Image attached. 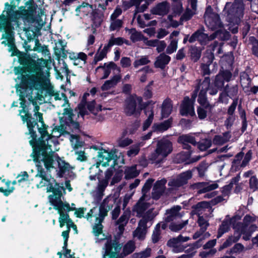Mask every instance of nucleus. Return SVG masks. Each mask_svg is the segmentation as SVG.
Segmentation results:
<instances>
[{
	"mask_svg": "<svg viewBox=\"0 0 258 258\" xmlns=\"http://www.w3.org/2000/svg\"><path fill=\"white\" fill-rule=\"evenodd\" d=\"M20 61L23 67H15L14 72L16 75H20L16 81H21L17 87V93L20 97L21 107L22 108L21 110H26L25 98L35 105L34 101H42V98L47 95L53 96L55 101H61V106H69L66 95L63 93L55 92L53 89L50 82L49 73L42 71V68L46 65L44 59L38 58L35 60L25 57L20 59Z\"/></svg>",
	"mask_w": 258,
	"mask_h": 258,
	"instance_id": "obj_1",
	"label": "nucleus"
},
{
	"mask_svg": "<svg viewBox=\"0 0 258 258\" xmlns=\"http://www.w3.org/2000/svg\"><path fill=\"white\" fill-rule=\"evenodd\" d=\"M39 107L35 105L34 116L38 119L40 126L26 110H20V115L24 122H27L29 134L32 138L29 143L33 148V155H37V160L42 161L47 170L57 166L62 173L69 171L72 168L63 160L53 154L59 150L57 138L61 134L57 128H54L51 135L47 131V127L43 121L42 114L39 112Z\"/></svg>",
	"mask_w": 258,
	"mask_h": 258,
	"instance_id": "obj_2",
	"label": "nucleus"
},
{
	"mask_svg": "<svg viewBox=\"0 0 258 258\" xmlns=\"http://www.w3.org/2000/svg\"><path fill=\"white\" fill-rule=\"evenodd\" d=\"M114 158V153L112 151L109 152L105 149H101L98 152L97 162L90 168L89 179L91 180L98 179V182L97 186V191L99 194H102L108 184L109 180L112 176L114 172L113 166L111 165L103 173L100 169V165L106 166L109 165V162Z\"/></svg>",
	"mask_w": 258,
	"mask_h": 258,
	"instance_id": "obj_3",
	"label": "nucleus"
},
{
	"mask_svg": "<svg viewBox=\"0 0 258 258\" xmlns=\"http://www.w3.org/2000/svg\"><path fill=\"white\" fill-rule=\"evenodd\" d=\"M31 156L33 158V160L37 163L36 166L37 167V173L36 175V177H40L41 180L36 186L37 188H41L42 187L46 186L47 192H52V195L49 196V200L50 201V197H53L54 198L57 197H61L62 192L64 191L65 189L63 186L59 185L56 183L55 180L53 178L46 175L44 169L42 168V164L44 165L42 161L37 160V155L33 156L32 153Z\"/></svg>",
	"mask_w": 258,
	"mask_h": 258,
	"instance_id": "obj_4",
	"label": "nucleus"
},
{
	"mask_svg": "<svg viewBox=\"0 0 258 258\" xmlns=\"http://www.w3.org/2000/svg\"><path fill=\"white\" fill-rule=\"evenodd\" d=\"M114 203V199H105L99 209L94 208L87 213L86 218L88 221H90L92 217L95 218V223L93 227V232L96 236H98L102 233L103 226L101 223L107 215V213L112 208Z\"/></svg>",
	"mask_w": 258,
	"mask_h": 258,
	"instance_id": "obj_5",
	"label": "nucleus"
},
{
	"mask_svg": "<svg viewBox=\"0 0 258 258\" xmlns=\"http://www.w3.org/2000/svg\"><path fill=\"white\" fill-rule=\"evenodd\" d=\"M244 5L241 0H236L233 4L227 3L223 12L226 15V19L229 22L230 31L233 33L238 32L237 25L243 15Z\"/></svg>",
	"mask_w": 258,
	"mask_h": 258,
	"instance_id": "obj_6",
	"label": "nucleus"
},
{
	"mask_svg": "<svg viewBox=\"0 0 258 258\" xmlns=\"http://www.w3.org/2000/svg\"><path fill=\"white\" fill-rule=\"evenodd\" d=\"M105 245V253L103 254V258L106 256L108 258H123L132 253L136 248L135 241L130 240L124 244L122 252L119 254L121 246L116 240L106 239Z\"/></svg>",
	"mask_w": 258,
	"mask_h": 258,
	"instance_id": "obj_7",
	"label": "nucleus"
},
{
	"mask_svg": "<svg viewBox=\"0 0 258 258\" xmlns=\"http://www.w3.org/2000/svg\"><path fill=\"white\" fill-rule=\"evenodd\" d=\"M50 203L54 206V209L57 210L59 214L58 219L60 227H63L65 224L68 228H73L77 230L76 226L74 224L70 218L68 212H69L70 205L67 203H63L61 200V197H57L54 198L53 197H50Z\"/></svg>",
	"mask_w": 258,
	"mask_h": 258,
	"instance_id": "obj_8",
	"label": "nucleus"
},
{
	"mask_svg": "<svg viewBox=\"0 0 258 258\" xmlns=\"http://www.w3.org/2000/svg\"><path fill=\"white\" fill-rule=\"evenodd\" d=\"M205 21L207 26L211 29L217 30L213 33L221 40H226L229 37V34L222 26L219 16L214 13H209L207 10L205 16Z\"/></svg>",
	"mask_w": 258,
	"mask_h": 258,
	"instance_id": "obj_9",
	"label": "nucleus"
},
{
	"mask_svg": "<svg viewBox=\"0 0 258 258\" xmlns=\"http://www.w3.org/2000/svg\"><path fill=\"white\" fill-rule=\"evenodd\" d=\"M172 146L171 142L167 139H162L157 143L155 152L149 157L152 163L158 164L162 162L172 152Z\"/></svg>",
	"mask_w": 258,
	"mask_h": 258,
	"instance_id": "obj_10",
	"label": "nucleus"
},
{
	"mask_svg": "<svg viewBox=\"0 0 258 258\" xmlns=\"http://www.w3.org/2000/svg\"><path fill=\"white\" fill-rule=\"evenodd\" d=\"M154 217L155 215L152 213L151 210L148 211L139 222L137 228L133 232L134 237H136L141 241L144 240L147 233V229L152 226V220Z\"/></svg>",
	"mask_w": 258,
	"mask_h": 258,
	"instance_id": "obj_11",
	"label": "nucleus"
},
{
	"mask_svg": "<svg viewBox=\"0 0 258 258\" xmlns=\"http://www.w3.org/2000/svg\"><path fill=\"white\" fill-rule=\"evenodd\" d=\"M233 228L235 229L233 236H231L228 238L220 247V250L225 248L231 245L233 242L238 241L241 234L243 235V239L245 240L249 239L251 234L250 233V231L247 226L245 225L244 223L243 224L238 223H236V224H233Z\"/></svg>",
	"mask_w": 258,
	"mask_h": 258,
	"instance_id": "obj_12",
	"label": "nucleus"
},
{
	"mask_svg": "<svg viewBox=\"0 0 258 258\" xmlns=\"http://www.w3.org/2000/svg\"><path fill=\"white\" fill-rule=\"evenodd\" d=\"M2 29L5 30V33L2 36V39H5V40L3 41L2 43L5 45H8L10 51L14 50L15 45L13 32L11 30V23L4 14L0 16V30Z\"/></svg>",
	"mask_w": 258,
	"mask_h": 258,
	"instance_id": "obj_13",
	"label": "nucleus"
},
{
	"mask_svg": "<svg viewBox=\"0 0 258 258\" xmlns=\"http://www.w3.org/2000/svg\"><path fill=\"white\" fill-rule=\"evenodd\" d=\"M143 108L142 97L134 95L127 99L124 110L127 115H138Z\"/></svg>",
	"mask_w": 258,
	"mask_h": 258,
	"instance_id": "obj_14",
	"label": "nucleus"
},
{
	"mask_svg": "<svg viewBox=\"0 0 258 258\" xmlns=\"http://www.w3.org/2000/svg\"><path fill=\"white\" fill-rule=\"evenodd\" d=\"M210 88H213L212 87H210V80L208 77H206L205 79L200 83L198 86L196 87L194 93L191 96V99L195 100L198 91H199L198 102L199 103L205 104V100L206 99V93L208 90H210Z\"/></svg>",
	"mask_w": 258,
	"mask_h": 258,
	"instance_id": "obj_15",
	"label": "nucleus"
},
{
	"mask_svg": "<svg viewBox=\"0 0 258 258\" xmlns=\"http://www.w3.org/2000/svg\"><path fill=\"white\" fill-rule=\"evenodd\" d=\"M121 13V9L119 7H116L113 13L111 15L109 27L110 31H118L122 27L123 22L121 20L117 18Z\"/></svg>",
	"mask_w": 258,
	"mask_h": 258,
	"instance_id": "obj_16",
	"label": "nucleus"
},
{
	"mask_svg": "<svg viewBox=\"0 0 258 258\" xmlns=\"http://www.w3.org/2000/svg\"><path fill=\"white\" fill-rule=\"evenodd\" d=\"M192 176V170H187L178 175L176 179L171 180L168 185L173 187H177L185 184Z\"/></svg>",
	"mask_w": 258,
	"mask_h": 258,
	"instance_id": "obj_17",
	"label": "nucleus"
},
{
	"mask_svg": "<svg viewBox=\"0 0 258 258\" xmlns=\"http://www.w3.org/2000/svg\"><path fill=\"white\" fill-rule=\"evenodd\" d=\"M215 38H217V36L214 34L209 36L207 34L204 33L202 30H199L191 36L189 39V41L192 43L198 40L202 45H205Z\"/></svg>",
	"mask_w": 258,
	"mask_h": 258,
	"instance_id": "obj_18",
	"label": "nucleus"
},
{
	"mask_svg": "<svg viewBox=\"0 0 258 258\" xmlns=\"http://www.w3.org/2000/svg\"><path fill=\"white\" fill-rule=\"evenodd\" d=\"M19 17L23 20L25 25L28 23V26L26 28L27 29H30L31 26L36 21L34 16V12L32 10L29 11L26 9L20 10L19 12Z\"/></svg>",
	"mask_w": 258,
	"mask_h": 258,
	"instance_id": "obj_19",
	"label": "nucleus"
},
{
	"mask_svg": "<svg viewBox=\"0 0 258 258\" xmlns=\"http://www.w3.org/2000/svg\"><path fill=\"white\" fill-rule=\"evenodd\" d=\"M195 101L189 99V97H186L184 98L182 103L180 107V113L182 115L193 116L195 114L193 103Z\"/></svg>",
	"mask_w": 258,
	"mask_h": 258,
	"instance_id": "obj_20",
	"label": "nucleus"
},
{
	"mask_svg": "<svg viewBox=\"0 0 258 258\" xmlns=\"http://www.w3.org/2000/svg\"><path fill=\"white\" fill-rule=\"evenodd\" d=\"M243 222L248 227L251 234L258 229V217L253 215H246L244 218Z\"/></svg>",
	"mask_w": 258,
	"mask_h": 258,
	"instance_id": "obj_21",
	"label": "nucleus"
},
{
	"mask_svg": "<svg viewBox=\"0 0 258 258\" xmlns=\"http://www.w3.org/2000/svg\"><path fill=\"white\" fill-rule=\"evenodd\" d=\"M154 0H131V4H127L126 2H123V5L126 7L125 8L130 7L132 5L136 6L138 12H144L148 7L149 4Z\"/></svg>",
	"mask_w": 258,
	"mask_h": 258,
	"instance_id": "obj_22",
	"label": "nucleus"
},
{
	"mask_svg": "<svg viewBox=\"0 0 258 258\" xmlns=\"http://www.w3.org/2000/svg\"><path fill=\"white\" fill-rule=\"evenodd\" d=\"M240 219V217L239 216H235L230 220H224L221 226L218 230L217 237L220 238L224 233L228 231L230 228V225L236 224V222L237 220H239Z\"/></svg>",
	"mask_w": 258,
	"mask_h": 258,
	"instance_id": "obj_23",
	"label": "nucleus"
},
{
	"mask_svg": "<svg viewBox=\"0 0 258 258\" xmlns=\"http://www.w3.org/2000/svg\"><path fill=\"white\" fill-rule=\"evenodd\" d=\"M166 180L163 179L156 182L154 186L152 192V197L154 199H158L164 191Z\"/></svg>",
	"mask_w": 258,
	"mask_h": 258,
	"instance_id": "obj_24",
	"label": "nucleus"
},
{
	"mask_svg": "<svg viewBox=\"0 0 258 258\" xmlns=\"http://www.w3.org/2000/svg\"><path fill=\"white\" fill-rule=\"evenodd\" d=\"M190 152L188 151L187 152H182L176 156V159L177 162H185L186 164H189L190 163L195 162L201 158L200 156H197L195 158L190 159Z\"/></svg>",
	"mask_w": 258,
	"mask_h": 258,
	"instance_id": "obj_25",
	"label": "nucleus"
},
{
	"mask_svg": "<svg viewBox=\"0 0 258 258\" xmlns=\"http://www.w3.org/2000/svg\"><path fill=\"white\" fill-rule=\"evenodd\" d=\"M66 117H68V120L66 122L70 126H73L76 130H78L79 124L78 122L74 121L75 114L73 113L72 110L70 108L66 107L64 108L62 113Z\"/></svg>",
	"mask_w": 258,
	"mask_h": 258,
	"instance_id": "obj_26",
	"label": "nucleus"
},
{
	"mask_svg": "<svg viewBox=\"0 0 258 258\" xmlns=\"http://www.w3.org/2000/svg\"><path fill=\"white\" fill-rule=\"evenodd\" d=\"M181 237H177L170 239L167 242V245L172 248V251L174 253H179L183 251L184 249V247L182 245L179 239Z\"/></svg>",
	"mask_w": 258,
	"mask_h": 258,
	"instance_id": "obj_27",
	"label": "nucleus"
},
{
	"mask_svg": "<svg viewBox=\"0 0 258 258\" xmlns=\"http://www.w3.org/2000/svg\"><path fill=\"white\" fill-rule=\"evenodd\" d=\"M211 207L209 203L207 202H202L198 203L195 208V212L198 216H201L203 214L204 216H207L208 213H210Z\"/></svg>",
	"mask_w": 258,
	"mask_h": 258,
	"instance_id": "obj_28",
	"label": "nucleus"
},
{
	"mask_svg": "<svg viewBox=\"0 0 258 258\" xmlns=\"http://www.w3.org/2000/svg\"><path fill=\"white\" fill-rule=\"evenodd\" d=\"M197 188H199L198 193L202 194L216 189L218 187L217 183H206L200 182L196 184Z\"/></svg>",
	"mask_w": 258,
	"mask_h": 258,
	"instance_id": "obj_29",
	"label": "nucleus"
},
{
	"mask_svg": "<svg viewBox=\"0 0 258 258\" xmlns=\"http://www.w3.org/2000/svg\"><path fill=\"white\" fill-rule=\"evenodd\" d=\"M178 142L182 144L183 148L187 150L190 147L188 144H191L193 145L196 144L195 138L190 135H184L180 136L178 139Z\"/></svg>",
	"mask_w": 258,
	"mask_h": 258,
	"instance_id": "obj_30",
	"label": "nucleus"
},
{
	"mask_svg": "<svg viewBox=\"0 0 258 258\" xmlns=\"http://www.w3.org/2000/svg\"><path fill=\"white\" fill-rule=\"evenodd\" d=\"M180 210L181 207L179 206H176L170 209L167 213L166 221L170 222L181 217L182 215L179 212Z\"/></svg>",
	"mask_w": 258,
	"mask_h": 258,
	"instance_id": "obj_31",
	"label": "nucleus"
},
{
	"mask_svg": "<svg viewBox=\"0 0 258 258\" xmlns=\"http://www.w3.org/2000/svg\"><path fill=\"white\" fill-rule=\"evenodd\" d=\"M169 5L166 2H163L157 5L151 10L153 14L164 15L166 14L169 10Z\"/></svg>",
	"mask_w": 258,
	"mask_h": 258,
	"instance_id": "obj_32",
	"label": "nucleus"
},
{
	"mask_svg": "<svg viewBox=\"0 0 258 258\" xmlns=\"http://www.w3.org/2000/svg\"><path fill=\"white\" fill-rule=\"evenodd\" d=\"M170 60V57L168 55L162 53L160 54L157 58L154 63L156 68L163 69L166 64H167Z\"/></svg>",
	"mask_w": 258,
	"mask_h": 258,
	"instance_id": "obj_33",
	"label": "nucleus"
},
{
	"mask_svg": "<svg viewBox=\"0 0 258 258\" xmlns=\"http://www.w3.org/2000/svg\"><path fill=\"white\" fill-rule=\"evenodd\" d=\"M144 195L140 198L139 201L133 209V211L137 212L138 216H141L148 207V204L144 202Z\"/></svg>",
	"mask_w": 258,
	"mask_h": 258,
	"instance_id": "obj_34",
	"label": "nucleus"
},
{
	"mask_svg": "<svg viewBox=\"0 0 258 258\" xmlns=\"http://www.w3.org/2000/svg\"><path fill=\"white\" fill-rule=\"evenodd\" d=\"M88 96H89V93H86L84 94L82 102L78 105V109H76L75 110V111L77 113L78 117L81 116L83 118L84 116L87 114V111L85 108V105L86 103V98Z\"/></svg>",
	"mask_w": 258,
	"mask_h": 258,
	"instance_id": "obj_35",
	"label": "nucleus"
},
{
	"mask_svg": "<svg viewBox=\"0 0 258 258\" xmlns=\"http://www.w3.org/2000/svg\"><path fill=\"white\" fill-rule=\"evenodd\" d=\"M200 104L201 106L198 108V114L200 119H203L206 117L208 111L211 110V107L207 102V100H205V104Z\"/></svg>",
	"mask_w": 258,
	"mask_h": 258,
	"instance_id": "obj_36",
	"label": "nucleus"
},
{
	"mask_svg": "<svg viewBox=\"0 0 258 258\" xmlns=\"http://www.w3.org/2000/svg\"><path fill=\"white\" fill-rule=\"evenodd\" d=\"M172 109L171 101L169 99L164 101L162 106V116L163 118L168 117L171 113Z\"/></svg>",
	"mask_w": 258,
	"mask_h": 258,
	"instance_id": "obj_37",
	"label": "nucleus"
},
{
	"mask_svg": "<svg viewBox=\"0 0 258 258\" xmlns=\"http://www.w3.org/2000/svg\"><path fill=\"white\" fill-rule=\"evenodd\" d=\"M130 211L126 210L122 215L119 218L117 223L118 226V228L120 232L124 229V227L126 225L128 222V220L130 216Z\"/></svg>",
	"mask_w": 258,
	"mask_h": 258,
	"instance_id": "obj_38",
	"label": "nucleus"
},
{
	"mask_svg": "<svg viewBox=\"0 0 258 258\" xmlns=\"http://www.w3.org/2000/svg\"><path fill=\"white\" fill-rule=\"evenodd\" d=\"M230 138L229 133L226 132L221 135L215 136L213 139V143L214 145H222L227 142Z\"/></svg>",
	"mask_w": 258,
	"mask_h": 258,
	"instance_id": "obj_39",
	"label": "nucleus"
},
{
	"mask_svg": "<svg viewBox=\"0 0 258 258\" xmlns=\"http://www.w3.org/2000/svg\"><path fill=\"white\" fill-rule=\"evenodd\" d=\"M215 88H210L209 94L211 95H215L218 92V89L222 88L224 86V80L222 79L221 75H217L215 81Z\"/></svg>",
	"mask_w": 258,
	"mask_h": 258,
	"instance_id": "obj_40",
	"label": "nucleus"
},
{
	"mask_svg": "<svg viewBox=\"0 0 258 258\" xmlns=\"http://www.w3.org/2000/svg\"><path fill=\"white\" fill-rule=\"evenodd\" d=\"M99 68H102L103 69L104 76L102 79L107 78L110 74L111 70H117V71H119V68L113 62H110L106 65L105 64L104 67H99L97 68V69Z\"/></svg>",
	"mask_w": 258,
	"mask_h": 258,
	"instance_id": "obj_41",
	"label": "nucleus"
},
{
	"mask_svg": "<svg viewBox=\"0 0 258 258\" xmlns=\"http://www.w3.org/2000/svg\"><path fill=\"white\" fill-rule=\"evenodd\" d=\"M123 43H125L127 45H129L128 41L124 39L122 37L115 38L113 36H111V38L109 40V41L106 45L107 47L110 48L114 45H120Z\"/></svg>",
	"mask_w": 258,
	"mask_h": 258,
	"instance_id": "obj_42",
	"label": "nucleus"
},
{
	"mask_svg": "<svg viewBox=\"0 0 258 258\" xmlns=\"http://www.w3.org/2000/svg\"><path fill=\"white\" fill-rule=\"evenodd\" d=\"M126 30L128 32V34L130 35V38L133 42L141 40L143 41L144 37L135 29H126Z\"/></svg>",
	"mask_w": 258,
	"mask_h": 258,
	"instance_id": "obj_43",
	"label": "nucleus"
},
{
	"mask_svg": "<svg viewBox=\"0 0 258 258\" xmlns=\"http://www.w3.org/2000/svg\"><path fill=\"white\" fill-rule=\"evenodd\" d=\"M240 176L238 174L236 177L233 178L229 184L224 186L223 187L222 192L223 196H226L229 195L234 184H236L240 180Z\"/></svg>",
	"mask_w": 258,
	"mask_h": 258,
	"instance_id": "obj_44",
	"label": "nucleus"
},
{
	"mask_svg": "<svg viewBox=\"0 0 258 258\" xmlns=\"http://www.w3.org/2000/svg\"><path fill=\"white\" fill-rule=\"evenodd\" d=\"M171 123L172 120L171 119H169L162 123L155 124L153 127L154 131L162 132L167 130L169 127H170Z\"/></svg>",
	"mask_w": 258,
	"mask_h": 258,
	"instance_id": "obj_45",
	"label": "nucleus"
},
{
	"mask_svg": "<svg viewBox=\"0 0 258 258\" xmlns=\"http://www.w3.org/2000/svg\"><path fill=\"white\" fill-rule=\"evenodd\" d=\"M120 77L118 76H115L110 80L106 81L102 85L101 88L102 90H107L110 88L115 86L119 81Z\"/></svg>",
	"mask_w": 258,
	"mask_h": 258,
	"instance_id": "obj_46",
	"label": "nucleus"
},
{
	"mask_svg": "<svg viewBox=\"0 0 258 258\" xmlns=\"http://www.w3.org/2000/svg\"><path fill=\"white\" fill-rule=\"evenodd\" d=\"M139 174V171L136 169V166L127 167L124 171L125 178L126 179H131L136 177Z\"/></svg>",
	"mask_w": 258,
	"mask_h": 258,
	"instance_id": "obj_47",
	"label": "nucleus"
},
{
	"mask_svg": "<svg viewBox=\"0 0 258 258\" xmlns=\"http://www.w3.org/2000/svg\"><path fill=\"white\" fill-rule=\"evenodd\" d=\"M110 48L106 45L102 49H99L95 55L94 61L96 63L98 61L102 60L106 55L107 51Z\"/></svg>",
	"mask_w": 258,
	"mask_h": 258,
	"instance_id": "obj_48",
	"label": "nucleus"
},
{
	"mask_svg": "<svg viewBox=\"0 0 258 258\" xmlns=\"http://www.w3.org/2000/svg\"><path fill=\"white\" fill-rule=\"evenodd\" d=\"M145 113L148 117L143 125V130L144 131L147 130L150 125L153 121L154 116V113L152 109L147 108L145 110Z\"/></svg>",
	"mask_w": 258,
	"mask_h": 258,
	"instance_id": "obj_49",
	"label": "nucleus"
},
{
	"mask_svg": "<svg viewBox=\"0 0 258 258\" xmlns=\"http://www.w3.org/2000/svg\"><path fill=\"white\" fill-rule=\"evenodd\" d=\"M71 145L74 149L76 150L83 146L84 143L81 141L78 136L72 135L70 136Z\"/></svg>",
	"mask_w": 258,
	"mask_h": 258,
	"instance_id": "obj_50",
	"label": "nucleus"
},
{
	"mask_svg": "<svg viewBox=\"0 0 258 258\" xmlns=\"http://www.w3.org/2000/svg\"><path fill=\"white\" fill-rule=\"evenodd\" d=\"M93 7L92 5H89L86 3H83L81 5L79 6L76 9L77 12H83L87 14L90 13L93 10Z\"/></svg>",
	"mask_w": 258,
	"mask_h": 258,
	"instance_id": "obj_51",
	"label": "nucleus"
},
{
	"mask_svg": "<svg viewBox=\"0 0 258 258\" xmlns=\"http://www.w3.org/2000/svg\"><path fill=\"white\" fill-rule=\"evenodd\" d=\"M150 62V61L147 56H142L134 61V66L135 68H138L140 66L147 64Z\"/></svg>",
	"mask_w": 258,
	"mask_h": 258,
	"instance_id": "obj_52",
	"label": "nucleus"
},
{
	"mask_svg": "<svg viewBox=\"0 0 258 258\" xmlns=\"http://www.w3.org/2000/svg\"><path fill=\"white\" fill-rule=\"evenodd\" d=\"M144 145V144L141 142L138 144L133 146L131 147L130 149L127 151V155L130 157H133L137 155L139 152L140 148Z\"/></svg>",
	"mask_w": 258,
	"mask_h": 258,
	"instance_id": "obj_53",
	"label": "nucleus"
},
{
	"mask_svg": "<svg viewBox=\"0 0 258 258\" xmlns=\"http://www.w3.org/2000/svg\"><path fill=\"white\" fill-rule=\"evenodd\" d=\"M199 219L198 221V224L201 227V230L202 232H204L209 226L208 220L204 217V216H198Z\"/></svg>",
	"mask_w": 258,
	"mask_h": 258,
	"instance_id": "obj_54",
	"label": "nucleus"
},
{
	"mask_svg": "<svg viewBox=\"0 0 258 258\" xmlns=\"http://www.w3.org/2000/svg\"><path fill=\"white\" fill-rule=\"evenodd\" d=\"M188 220H185L184 222L180 223H175L172 222L169 226L170 229L174 232H177L181 230L184 226L187 224Z\"/></svg>",
	"mask_w": 258,
	"mask_h": 258,
	"instance_id": "obj_55",
	"label": "nucleus"
},
{
	"mask_svg": "<svg viewBox=\"0 0 258 258\" xmlns=\"http://www.w3.org/2000/svg\"><path fill=\"white\" fill-rule=\"evenodd\" d=\"M212 145L211 140L205 139L202 140L198 144V148L201 151H205Z\"/></svg>",
	"mask_w": 258,
	"mask_h": 258,
	"instance_id": "obj_56",
	"label": "nucleus"
},
{
	"mask_svg": "<svg viewBox=\"0 0 258 258\" xmlns=\"http://www.w3.org/2000/svg\"><path fill=\"white\" fill-rule=\"evenodd\" d=\"M196 10H193L192 9L190 10L189 8H187L186 11L181 16V20L183 21L189 20L192 16L196 14Z\"/></svg>",
	"mask_w": 258,
	"mask_h": 258,
	"instance_id": "obj_57",
	"label": "nucleus"
},
{
	"mask_svg": "<svg viewBox=\"0 0 258 258\" xmlns=\"http://www.w3.org/2000/svg\"><path fill=\"white\" fill-rule=\"evenodd\" d=\"M177 40H172L166 49V52L171 54L175 51L177 48Z\"/></svg>",
	"mask_w": 258,
	"mask_h": 258,
	"instance_id": "obj_58",
	"label": "nucleus"
},
{
	"mask_svg": "<svg viewBox=\"0 0 258 258\" xmlns=\"http://www.w3.org/2000/svg\"><path fill=\"white\" fill-rule=\"evenodd\" d=\"M151 249L147 248L144 251L134 254L135 258H147L150 256Z\"/></svg>",
	"mask_w": 258,
	"mask_h": 258,
	"instance_id": "obj_59",
	"label": "nucleus"
},
{
	"mask_svg": "<svg viewBox=\"0 0 258 258\" xmlns=\"http://www.w3.org/2000/svg\"><path fill=\"white\" fill-rule=\"evenodd\" d=\"M249 40L251 43L253 54L258 56V40L253 37H250Z\"/></svg>",
	"mask_w": 258,
	"mask_h": 258,
	"instance_id": "obj_60",
	"label": "nucleus"
},
{
	"mask_svg": "<svg viewBox=\"0 0 258 258\" xmlns=\"http://www.w3.org/2000/svg\"><path fill=\"white\" fill-rule=\"evenodd\" d=\"M132 143V141L128 138L121 137L117 140V145L120 147H125Z\"/></svg>",
	"mask_w": 258,
	"mask_h": 258,
	"instance_id": "obj_61",
	"label": "nucleus"
},
{
	"mask_svg": "<svg viewBox=\"0 0 258 258\" xmlns=\"http://www.w3.org/2000/svg\"><path fill=\"white\" fill-rule=\"evenodd\" d=\"M249 187L252 191H255L258 188V180L255 176H252L250 178Z\"/></svg>",
	"mask_w": 258,
	"mask_h": 258,
	"instance_id": "obj_62",
	"label": "nucleus"
},
{
	"mask_svg": "<svg viewBox=\"0 0 258 258\" xmlns=\"http://www.w3.org/2000/svg\"><path fill=\"white\" fill-rule=\"evenodd\" d=\"M139 72H143L144 74L140 77V81L144 82L146 80V73L152 72V69L149 66H146L142 70L139 71Z\"/></svg>",
	"mask_w": 258,
	"mask_h": 258,
	"instance_id": "obj_63",
	"label": "nucleus"
},
{
	"mask_svg": "<svg viewBox=\"0 0 258 258\" xmlns=\"http://www.w3.org/2000/svg\"><path fill=\"white\" fill-rule=\"evenodd\" d=\"M212 50L213 53H215L216 54H221L223 52L222 49V43H219L218 42L215 41L212 46Z\"/></svg>",
	"mask_w": 258,
	"mask_h": 258,
	"instance_id": "obj_64",
	"label": "nucleus"
}]
</instances>
